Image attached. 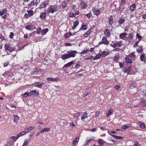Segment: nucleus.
Here are the masks:
<instances>
[{
	"label": "nucleus",
	"mask_w": 146,
	"mask_h": 146,
	"mask_svg": "<svg viewBox=\"0 0 146 146\" xmlns=\"http://www.w3.org/2000/svg\"><path fill=\"white\" fill-rule=\"evenodd\" d=\"M101 54L102 55V56L105 57L108 54V52L105 51L102 52V53Z\"/></svg>",
	"instance_id": "obj_35"
},
{
	"label": "nucleus",
	"mask_w": 146,
	"mask_h": 146,
	"mask_svg": "<svg viewBox=\"0 0 146 146\" xmlns=\"http://www.w3.org/2000/svg\"><path fill=\"white\" fill-rule=\"evenodd\" d=\"M133 37V35L132 33H129V34L128 37V39H127L128 41L129 42L131 39H132Z\"/></svg>",
	"instance_id": "obj_30"
},
{
	"label": "nucleus",
	"mask_w": 146,
	"mask_h": 146,
	"mask_svg": "<svg viewBox=\"0 0 146 146\" xmlns=\"http://www.w3.org/2000/svg\"><path fill=\"white\" fill-rule=\"evenodd\" d=\"M57 10L58 8L56 5H51L48 9V12L49 13H53Z\"/></svg>",
	"instance_id": "obj_2"
},
{
	"label": "nucleus",
	"mask_w": 146,
	"mask_h": 146,
	"mask_svg": "<svg viewBox=\"0 0 146 146\" xmlns=\"http://www.w3.org/2000/svg\"><path fill=\"white\" fill-rule=\"evenodd\" d=\"M13 36H14L13 33L12 32H11L10 33V35L9 37L10 38H12L13 37Z\"/></svg>",
	"instance_id": "obj_59"
},
{
	"label": "nucleus",
	"mask_w": 146,
	"mask_h": 146,
	"mask_svg": "<svg viewBox=\"0 0 146 146\" xmlns=\"http://www.w3.org/2000/svg\"><path fill=\"white\" fill-rule=\"evenodd\" d=\"M7 12V10L5 9H3L0 12V15L2 16L4 15Z\"/></svg>",
	"instance_id": "obj_33"
},
{
	"label": "nucleus",
	"mask_w": 146,
	"mask_h": 146,
	"mask_svg": "<svg viewBox=\"0 0 146 146\" xmlns=\"http://www.w3.org/2000/svg\"><path fill=\"white\" fill-rule=\"evenodd\" d=\"M113 112V110L112 109L110 108L107 112L106 113V116L107 117H108L109 115L111 114V112Z\"/></svg>",
	"instance_id": "obj_23"
},
{
	"label": "nucleus",
	"mask_w": 146,
	"mask_h": 146,
	"mask_svg": "<svg viewBox=\"0 0 146 146\" xmlns=\"http://www.w3.org/2000/svg\"><path fill=\"white\" fill-rule=\"evenodd\" d=\"M77 53V52L76 50H70L68 51L67 54L62 55L61 57L62 60H64L70 58L74 57Z\"/></svg>",
	"instance_id": "obj_1"
},
{
	"label": "nucleus",
	"mask_w": 146,
	"mask_h": 146,
	"mask_svg": "<svg viewBox=\"0 0 146 146\" xmlns=\"http://www.w3.org/2000/svg\"><path fill=\"white\" fill-rule=\"evenodd\" d=\"M43 84H42L41 83L37 82V87L40 88L43 85Z\"/></svg>",
	"instance_id": "obj_50"
},
{
	"label": "nucleus",
	"mask_w": 146,
	"mask_h": 146,
	"mask_svg": "<svg viewBox=\"0 0 146 146\" xmlns=\"http://www.w3.org/2000/svg\"><path fill=\"white\" fill-rule=\"evenodd\" d=\"M38 123L40 124L38 126H39V129H40L42 127V125L43 123H41V122H40L39 121H38Z\"/></svg>",
	"instance_id": "obj_56"
},
{
	"label": "nucleus",
	"mask_w": 146,
	"mask_h": 146,
	"mask_svg": "<svg viewBox=\"0 0 146 146\" xmlns=\"http://www.w3.org/2000/svg\"><path fill=\"white\" fill-rule=\"evenodd\" d=\"M48 29L47 28L42 30L41 31H40V34L41 35H45L48 32Z\"/></svg>",
	"instance_id": "obj_14"
},
{
	"label": "nucleus",
	"mask_w": 146,
	"mask_h": 146,
	"mask_svg": "<svg viewBox=\"0 0 146 146\" xmlns=\"http://www.w3.org/2000/svg\"><path fill=\"white\" fill-rule=\"evenodd\" d=\"M50 130V129L49 128H45L41 130L39 132H38V133H37V135H38V133H42L45 131L48 132Z\"/></svg>",
	"instance_id": "obj_19"
},
{
	"label": "nucleus",
	"mask_w": 146,
	"mask_h": 146,
	"mask_svg": "<svg viewBox=\"0 0 146 146\" xmlns=\"http://www.w3.org/2000/svg\"><path fill=\"white\" fill-rule=\"evenodd\" d=\"M104 33L106 36L107 37H109L110 35V31L108 29H106L104 31Z\"/></svg>",
	"instance_id": "obj_10"
},
{
	"label": "nucleus",
	"mask_w": 146,
	"mask_h": 146,
	"mask_svg": "<svg viewBox=\"0 0 146 146\" xmlns=\"http://www.w3.org/2000/svg\"><path fill=\"white\" fill-rule=\"evenodd\" d=\"M47 80L48 81L52 82H56L58 80V79L57 78H53L52 77H48L47 78Z\"/></svg>",
	"instance_id": "obj_11"
},
{
	"label": "nucleus",
	"mask_w": 146,
	"mask_h": 146,
	"mask_svg": "<svg viewBox=\"0 0 146 146\" xmlns=\"http://www.w3.org/2000/svg\"><path fill=\"white\" fill-rule=\"evenodd\" d=\"M109 23L110 25H111L114 23L113 20V16L111 15L108 18Z\"/></svg>",
	"instance_id": "obj_12"
},
{
	"label": "nucleus",
	"mask_w": 146,
	"mask_h": 146,
	"mask_svg": "<svg viewBox=\"0 0 146 146\" xmlns=\"http://www.w3.org/2000/svg\"><path fill=\"white\" fill-rule=\"evenodd\" d=\"M31 96H35L36 94V90H33L30 92Z\"/></svg>",
	"instance_id": "obj_36"
},
{
	"label": "nucleus",
	"mask_w": 146,
	"mask_h": 146,
	"mask_svg": "<svg viewBox=\"0 0 146 146\" xmlns=\"http://www.w3.org/2000/svg\"><path fill=\"white\" fill-rule=\"evenodd\" d=\"M113 136H115V138H117L118 139H122L123 138V137L120 136H117L114 135H113Z\"/></svg>",
	"instance_id": "obj_46"
},
{
	"label": "nucleus",
	"mask_w": 146,
	"mask_h": 146,
	"mask_svg": "<svg viewBox=\"0 0 146 146\" xmlns=\"http://www.w3.org/2000/svg\"><path fill=\"white\" fill-rule=\"evenodd\" d=\"M136 36L137 38L139 39V41H140L142 38V36L138 34H137L136 35Z\"/></svg>",
	"instance_id": "obj_47"
},
{
	"label": "nucleus",
	"mask_w": 146,
	"mask_h": 146,
	"mask_svg": "<svg viewBox=\"0 0 146 146\" xmlns=\"http://www.w3.org/2000/svg\"><path fill=\"white\" fill-rule=\"evenodd\" d=\"M120 49L119 48H115L114 49H113V51H120Z\"/></svg>",
	"instance_id": "obj_55"
},
{
	"label": "nucleus",
	"mask_w": 146,
	"mask_h": 146,
	"mask_svg": "<svg viewBox=\"0 0 146 146\" xmlns=\"http://www.w3.org/2000/svg\"><path fill=\"white\" fill-rule=\"evenodd\" d=\"M140 60L141 61H143L144 63H146V57H145L144 54H142L140 56Z\"/></svg>",
	"instance_id": "obj_8"
},
{
	"label": "nucleus",
	"mask_w": 146,
	"mask_h": 146,
	"mask_svg": "<svg viewBox=\"0 0 146 146\" xmlns=\"http://www.w3.org/2000/svg\"><path fill=\"white\" fill-rule=\"evenodd\" d=\"M142 17L143 19H146V13L145 14H143L142 15Z\"/></svg>",
	"instance_id": "obj_64"
},
{
	"label": "nucleus",
	"mask_w": 146,
	"mask_h": 146,
	"mask_svg": "<svg viewBox=\"0 0 146 146\" xmlns=\"http://www.w3.org/2000/svg\"><path fill=\"white\" fill-rule=\"evenodd\" d=\"M140 127L143 129H144L145 128V124L143 123H141V124L139 125Z\"/></svg>",
	"instance_id": "obj_48"
},
{
	"label": "nucleus",
	"mask_w": 146,
	"mask_h": 146,
	"mask_svg": "<svg viewBox=\"0 0 146 146\" xmlns=\"http://www.w3.org/2000/svg\"><path fill=\"white\" fill-rule=\"evenodd\" d=\"M91 140H92L91 138H90L89 139H87L86 142V145L88 143H89Z\"/></svg>",
	"instance_id": "obj_60"
},
{
	"label": "nucleus",
	"mask_w": 146,
	"mask_h": 146,
	"mask_svg": "<svg viewBox=\"0 0 146 146\" xmlns=\"http://www.w3.org/2000/svg\"><path fill=\"white\" fill-rule=\"evenodd\" d=\"M78 141L79 138H78L77 137H76L74 139L73 141V143L74 145H75L76 143V142H78Z\"/></svg>",
	"instance_id": "obj_37"
},
{
	"label": "nucleus",
	"mask_w": 146,
	"mask_h": 146,
	"mask_svg": "<svg viewBox=\"0 0 146 146\" xmlns=\"http://www.w3.org/2000/svg\"><path fill=\"white\" fill-rule=\"evenodd\" d=\"M81 5L83 9L85 8L87 6V5L86 4L85 2L83 1L81 2Z\"/></svg>",
	"instance_id": "obj_27"
},
{
	"label": "nucleus",
	"mask_w": 146,
	"mask_h": 146,
	"mask_svg": "<svg viewBox=\"0 0 146 146\" xmlns=\"http://www.w3.org/2000/svg\"><path fill=\"white\" fill-rule=\"evenodd\" d=\"M119 53L117 54L114 57L113 60L115 62H117L119 58Z\"/></svg>",
	"instance_id": "obj_20"
},
{
	"label": "nucleus",
	"mask_w": 146,
	"mask_h": 146,
	"mask_svg": "<svg viewBox=\"0 0 146 146\" xmlns=\"http://www.w3.org/2000/svg\"><path fill=\"white\" fill-rule=\"evenodd\" d=\"M18 138V137L17 136V137L15 136H12L11 137V138L14 141H15Z\"/></svg>",
	"instance_id": "obj_53"
},
{
	"label": "nucleus",
	"mask_w": 146,
	"mask_h": 146,
	"mask_svg": "<svg viewBox=\"0 0 146 146\" xmlns=\"http://www.w3.org/2000/svg\"><path fill=\"white\" fill-rule=\"evenodd\" d=\"M62 8H64L66 6L67 4L65 3V1H63L62 2Z\"/></svg>",
	"instance_id": "obj_49"
},
{
	"label": "nucleus",
	"mask_w": 146,
	"mask_h": 146,
	"mask_svg": "<svg viewBox=\"0 0 146 146\" xmlns=\"http://www.w3.org/2000/svg\"><path fill=\"white\" fill-rule=\"evenodd\" d=\"M8 99L10 102H12L13 100V98L11 96H8Z\"/></svg>",
	"instance_id": "obj_51"
},
{
	"label": "nucleus",
	"mask_w": 146,
	"mask_h": 146,
	"mask_svg": "<svg viewBox=\"0 0 146 146\" xmlns=\"http://www.w3.org/2000/svg\"><path fill=\"white\" fill-rule=\"evenodd\" d=\"M24 133L25 132H24L23 131H22L21 132H20L19 133L17 134V136L19 138V137H21V136H22L24 135H25Z\"/></svg>",
	"instance_id": "obj_38"
},
{
	"label": "nucleus",
	"mask_w": 146,
	"mask_h": 146,
	"mask_svg": "<svg viewBox=\"0 0 146 146\" xmlns=\"http://www.w3.org/2000/svg\"><path fill=\"white\" fill-rule=\"evenodd\" d=\"M80 113L79 112H78V113H77V114H75L74 115V116L75 117H76V118H77L78 117L80 116Z\"/></svg>",
	"instance_id": "obj_58"
},
{
	"label": "nucleus",
	"mask_w": 146,
	"mask_h": 146,
	"mask_svg": "<svg viewBox=\"0 0 146 146\" xmlns=\"http://www.w3.org/2000/svg\"><path fill=\"white\" fill-rule=\"evenodd\" d=\"M110 45L111 46L114 48H115L117 46L121 47L122 46V44H121L120 43V42L116 41L115 42V43L114 44H110Z\"/></svg>",
	"instance_id": "obj_6"
},
{
	"label": "nucleus",
	"mask_w": 146,
	"mask_h": 146,
	"mask_svg": "<svg viewBox=\"0 0 146 146\" xmlns=\"http://www.w3.org/2000/svg\"><path fill=\"white\" fill-rule=\"evenodd\" d=\"M137 52L139 53H142L143 52V49L142 46H138L137 49Z\"/></svg>",
	"instance_id": "obj_15"
},
{
	"label": "nucleus",
	"mask_w": 146,
	"mask_h": 146,
	"mask_svg": "<svg viewBox=\"0 0 146 146\" xmlns=\"http://www.w3.org/2000/svg\"><path fill=\"white\" fill-rule=\"evenodd\" d=\"M101 55L100 54H97L96 56V58L97 59H99L100 58Z\"/></svg>",
	"instance_id": "obj_57"
},
{
	"label": "nucleus",
	"mask_w": 146,
	"mask_h": 146,
	"mask_svg": "<svg viewBox=\"0 0 146 146\" xmlns=\"http://www.w3.org/2000/svg\"><path fill=\"white\" fill-rule=\"evenodd\" d=\"M93 57L92 56H91L90 57H88V58H85L84 59L85 60H91L93 59Z\"/></svg>",
	"instance_id": "obj_52"
},
{
	"label": "nucleus",
	"mask_w": 146,
	"mask_h": 146,
	"mask_svg": "<svg viewBox=\"0 0 146 146\" xmlns=\"http://www.w3.org/2000/svg\"><path fill=\"white\" fill-rule=\"evenodd\" d=\"M91 33V30L90 29L86 33V34L88 35H89Z\"/></svg>",
	"instance_id": "obj_61"
},
{
	"label": "nucleus",
	"mask_w": 146,
	"mask_h": 146,
	"mask_svg": "<svg viewBox=\"0 0 146 146\" xmlns=\"http://www.w3.org/2000/svg\"><path fill=\"white\" fill-rule=\"evenodd\" d=\"M109 43V42L108 41L107 39L105 37H103L101 41L99 43V44L100 45L102 44H104L105 45H108Z\"/></svg>",
	"instance_id": "obj_3"
},
{
	"label": "nucleus",
	"mask_w": 146,
	"mask_h": 146,
	"mask_svg": "<svg viewBox=\"0 0 146 146\" xmlns=\"http://www.w3.org/2000/svg\"><path fill=\"white\" fill-rule=\"evenodd\" d=\"M128 56L132 58H134L135 57V55L134 54V53L133 52L130 53Z\"/></svg>",
	"instance_id": "obj_39"
},
{
	"label": "nucleus",
	"mask_w": 146,
	"mask_h": 146,
	"mask_svg": "<svg viewBox=\"0 0 146 146\" xmlns=\"http://www.w3.org/2000/svg\"><path fill=\"white\" fill-rule=\"evenodd\" d=\"M46 13L43 12L41 13L40 16V17L42 19H44L46 17Z\"/></svg>",
	"instance_id": "obj_24"
},
{
	"label": "nucleus",
	"mask_w": 146,
	"mask_h": 146,
	"mask_svg": "<svg viewBox=\"0 0 146 146\" xmlns=\"http://www.w3.org/2000/svg\"><path fill=\"white\" fill-rule=\"evenodd\" d=\"M64 36L66 38H68L69 36L67 33H66L64 35Z\"/></svg>",
	"instance_id": "obj_62"
},
{
	"label": "nucleus",
	"mask_w": 146,
	"mask_h": 146,
	"mask_svg": "<svg viewBox=\"0 0 146 146\" xmlns=\"http://www.w3.org/2000/svg\"><path fill=\"white\" fill-rule=\"evenodd\" d=\"M139 143L137 142H135L133 146H138Z\"/></svg>",
	"instance_id": "obj_63"
},
{
	"label": "nucleus",
	"mask_w": 146,
	"mask_h": 146,
	"mask_svg": "<svg viewBox=\"0 0 146 146\" xmlns=\"http://www.w3.org/2000/svg\"><path fill=\"white\" fill-rule=\"evenodd\" d=\"M79 24V22L78 21H76L74 22V26L73 27H72V29H75L76 27Z\"/></svg>",
	"instance_id": "obj_25"
},
{
	"label": "nucleus",
	"mask_w": 146,
	"mask_h": 146,
	"mask_svg": "<svg viewBox=\"0 0 146 146\" xmlns=\"http://www.w3.org/2000/svg\"><path fill=\"white\" fill-rule=\"evenodd\" d=\"M89 51L88 49H86V50H84L81 52V54H84L87 53Z\"/></svg>",
	"instance_id": "obj_41"
},
{
	"label": "nucleus",
	"mask_w": 146,
	"mask_h": 146,
	"mask_svg": "<svg viewBox=\"0 0 146 146\" xmlns=\"http://www.w3.org/2000/svg\"><path fill=\"white\" fill-rule=\"evenodd\" d=\"M5 48L6 50H10V52L13 51L15 50V48L14 47L11 48L10 44H5Z\"/></svg>",
	"instance_id": "obj_4"
},
{
	"label": "nucleus",
	"mask_w": 146,
	"mask_h": 146,
	"mask_svg": "<svg viewBox=\"0 0 146 146\" xmlns=\"http://www.w3.org/2000/svg\"><path fill=\"white\" fill-rule=\"evenodd\" d=\"M129 124L123 125L121 129V130L122 131H124L125 130L129 127Z\"/></svg>",
	"instance_id": "obj_18"
},
{
	"label": "nucleus",
	"mask_w": 146,
	"mask_h": 146,
	"mask_svg": "<svg viewBox=\"0 0 146 146\" xmlns=\"http://www.w3.org/2000/svg\"><path fill=\"white\" fill-rule=\"evenodd\" d=\"M139 42V41H137L133 45V47L135 48L138 45V44Z\"/></svg>",
	"instance_id": "obj_54"
},
{
	"label": "nucleus",
	"mask_w": 146,
	"mask_h": 146,
	"mask_svg": "<svg viewBox=\"0 0 146 146\" xmlns=\"http://www.w3.org/2000/svg\"><path fill=\"white\" fill-rule=\"evenodd\" d=\"M29 139H26L25 141L22 146H26L28 143L29 142Z\"/></svg>",
	"instance_id": "obj_34"
},
{
	"label": "nucleus",
	"mask_w": 146,
	"mask_h": 146,
	"mask_svg": "<svg viewBox=\"0 0 146 146\" xmlns=\"http://www.w3.org/2000/svg\"><path fill=\"white\" fill-rule=\"evenodd\" d=\"M74 62V61H71L67 63V64L64 65L63 67V68L70 67L72 64H73Z\"/></svg>",
	"instance_id": "obj_17"
},
{
	"label": "nucleus",
	"mask_w": 146,
	"mask_h": 146,
	"mask_svg": "<svg viewBox=\"0 0 146 146\" xmlns=\"http://www.w3.org/2000/svg\"><path fill=\"white\" fill-rule=\"evenodd\" d=\"M29 96H31L30 92L29 93V92H27L25 93L23 95V96L25 97H26Z\"/></svg>",
	"instance_id": "obj_43"
},
{
	"label": "nucleus",
	"mask_w": 146,
	"mask_h": 146,
	"mask_svg": "<svg viewBox=\"0 0 146 146\" xmlns=\"http://www.w3.org/2000/svg\"><path fill=\"white\" fill-rule=\"evenodd\" d=\"M88 115L87 112H84L83 114L81 117L82 120L84 119L87 117Z\"/></svg>",
	"instance_id": "obj_28"
},
{
	"label": "nucleus",
	"mask_w": 146,
	"mask_h": 146,
	"mask_svg": "<svg viewBox=\"0 0 146 146\" xmlns=\"http://www.w3.org/2000/svg\"><path fill=\"white\" fill-rule=\"evenodd\" d=\"M48 4V2L47 1H45L42 3L40 6V8L45 7Z\"/></svg>",
	"instance_id": "obj_13"
},
{
	"label": "nucleus",
	"mask_w": 146,
	"mask_h": 146,
	"mask_svg": "<svg viewBox=\"0 0 146 146\" xmlns=\"http://www.w3.org/2000/svg\"><path fill=\"white\" fill-rule=\"evenodd\" d=\"M41 30H42L40 27L37 28V34L39 35L40 34V31H41Z\"/></svg>",
	"instance_id": "obj_45"
},
{
	"label": "nucleus",
	"mask_w": 146,
	"mask_h": 146,
	"mask_svg": "<svg viewBox=\"0 0 146 146\" xmlns=\"http://www.w3.org/2000/svg\"><path fill=\"white\" fill-rule=\"evenodd\" d=\"M81 28L82 29L86 30L87 29V25L83 23L81 26Z\"/></svg>",
	"instance_id": "obj_31"
},
{
	"label": "nucleus",
	"mask_w": 146,
	"mask_h": 146,
	"mask_svg": "<svg viewBox=\"0 0 146 146\" xmlns=\"http://www.w3.org/2000/svg\"><path fill=\"white\" fill-rule=\"evenodd\" d=\"M69 16L71 17H74L76 16V15L73 13H70L69 15Z\"/></svg>",
	"instance_id": "obj_44"
},
{
	"label": "nucleus",
	"mask_w": 146,
	"mask_h": 146,
	"mask_svg": "<svg viewBox=\"0 0 146 146\" xmlns=\"http://www.w3.org/2000/svg\"><path fill=\"white\" fill-rule=\"evenodd\" d=\"M136 5L135 4L131 5L130 7V10L131 11H133L135 8Z\"/></svg>",
	"instance_id": "obj_29"
},
{
	"label": "nucleus",
	"mask_w": 146,
	"mask_h": 146,
	"mask_svg": "<svg viewBox=\"0 0 146 146\" xmlns=\"http://www.w3.org/2000/svg\"><path fill=\"white\" fill-rule=\"evenodd\" d=\"M14 121L16 123H17L18 121L17 120L19 119V117L17 115H15L14 116Z\"/></svg>",
	"instance_id": "obj_26"
},
{
	"label": "nucleus",
	"mask_w": 146,
	"mask_h": 146,
	"mask_svg": "<svg viewBox=\"0 0 146 146\" xmlns=\"http://www.w3.org/2000/svg\"><path fill=\"white\" fill-rule=\"evenodd\" d=\"M125 21V20L124 19H120L118 21L119 24L121 25Z\"/></svg>",
	"instance_id": "obj_32"
},
{
	"label": "nucleus",
	"mask_w": 146,
	"mask_h": 146,
	"mask_svg": "<svg viewBox=\"0 0 146 146\" xmlns=\"http://www.w3.org/2000/svg\"><path fill=\"white\" fill-rule=\"evenodd\" d=\"M141 103L142 104L143 107H145L146 106V101L145 100H142L141 101Z\"/></svg>",
	"instance_id": "obj_42"
},
{
	"label": "nucleus",
	"mask_w": 146,
	"mask_h": 146,
	"mask_svg": "<svg viewBox=\"0 0 146 146\" xmlns=\"http://www.w3.org/2000/svg\"><path fill=\"white\" fill-rule=\"evenodd\" d=\"M34 128V127L33 126L29 127H27L25 128L24 129V131H23L24 132L25 134V135L27 133L29 132L31 130L33 129Z\"/></svg>",
	"instance_id": "obj_5"
},
{
	"label": "nucleus",
	"mask_w": 146,
	"mask_h": 146,
	"mask_svg": "<svg viewBox=\"0 0 146 146\" xmlns=\"http://www.w3.org/2000/svg\"><path fill=\"white\" fill-rule=\"evenodd\" d=\"M104 143V141L102 139H100L98 141V143L100 146H103Z\"/></svg>",
	"instance_id": "obj_22"
},
{
	"label": "nucleus",
	"mask_w": 146,
	"mask_h": 146,
	"mask_svg": "<svg viewBox=\"0 0 146 146\" xmlns=\"http://www.w3.org/2000/svg\"><path fill=\"white\" fill-rule=\"evenodd\" d=\"M126 62L127 63L131 64L132 62L131 59L129 58L128 56H127L125 58Z\"/></svg>",
	"instance_id": "obj_16"
},
{
	"label": "nucleus",
	"mask_w": 146,
	"mask_h": 146,
	"mask_svg": "<svg viewBox=\"0 0 146 146\" xmlns=\"http://www.w3.org/2000/svg\"><path fill=\"white\" fill-rule=\"evenodd\" d=\"M27 12L28 14L29 15V16H30V17L33 14V11L31 10L27 11Z\"/></svg>",
	"instance_id": "obj_40"
},
{
	"label": "nucleus",
	"mask_w": 146,
	"mask_h": 146,
	"mask_svg": "<svg viewBox=\"0 0 146 146\" xmlns=\"http://www.w3.org/2000/svg\"><path fill=\"white\" fill-rule=\"evenodd\" d=\"M93 10L94 15L97 16L99 14L100 10L98 9L95 7L93 9Z\"/></svg>",
	"instance_id": "obj_9"
},
{
	"label": "nucleus",
	"mask_w": 146,
	"mask_h": 146,
	"mask_svg": "<svg viewBox=\"0 0 146 146\" xmlns=\"http://www.w3.org/2000/svg\"><path fill=\"white\" fill-rule=\"evenodd\" d=\"M25 28L27 30L32 31L35 29L36 27L33 25H28L25 26Z\"/></svg>",
	"instance_id": "obj_7"
},
{
	"label": "nucleus",
	"mask_w": 146,
	"mask_h": 146,
	"mask_svg": "<svg viewBox=\"0 0 146 146\" xmlns=\"http://www.w3.org/2000/svg\"><path fill=\"white\" fill-rule=\"evenodd\" d=\"M127 35V34L125 33H122L120 34L119 37L120 38L123 39L126 37V35Z\"/></svg>",
	"instance_id": "obj_21"
}]
</instances>
